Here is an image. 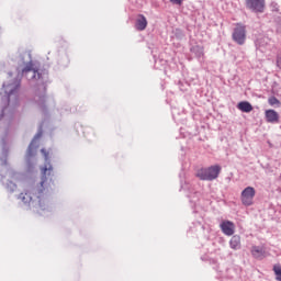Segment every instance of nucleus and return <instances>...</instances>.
<instances>
[{"label": "nucleus", "mask_w": 281, "mask_h": 281, "mask_svg": "<svg viewBox=\"0 0 281 281\" xmlns=\"http://www.w3.org/2000/svg\"><path fill=\"white\" fill-rule=\"evenodd\" d=\"M41 170H42V181H41L40 194H43L45 190H49V188L54 186V167H52V164L46 162Z\"/></svg>", "instance_id": "nucleus-1"}, {"label": "nucleus", "mask_w": 281, "mask_h": 281, "mask_svg": "<svg viewBox=\"0 0 281 281\" xmlns=\"http://www.w3.org/2000/svg\"><path fill=\"white\" fill-rule=\"evenodd\" d=\"M221 166L215 165L209 168H201L196 171L195 177L201 181H214V179H218L221 175Z\"/></svg>", "instance_id": "nucleus-2"}, {"label": "nucleus", "mask_w": 281, "mask_h": 281, "mask_svg": "<svg viewBox=\"0 0 281 281\" xmlns=\"http://www.w3.org/2000/svg\"><path fill=\"white\" fill-rule=\"evenodd\" d=\"M235 29L233 31V41L237 43V45H245V41H247V29L244 24L237 23L235 24Z\"/></svg>", "instance_id": "nucleus-3"}, {"label": "nucleus", "mask_w": 281, "mask_h": 281, "mask_svg": "<svg viewBox=\"0 0 281 281\" xmlns=\"http://www.w3.org/2000/svg\"><path fill=\"white\" fill-rule=\"evenodd\" d=\"M254 196H256V189L252 187H247L243 192H241V203L243 205H254Z\"/></svg>", "instance_id": "nucleus-4"}, {"label": "nucleus", "mask_w": 281, "mask_h": 281, "mask_svg": "<svg viewBox=\"0 0 281 281\" xmlns=\"http://www.w3.org/2000/svg\"><path fill=\"white\" fill-rule=\"evenodd\" d=\"M246 5L252 12H265V0H246Z\"/></svg>", "instance_id": "nucleus-5"}, {"label": "nucleus", "mask_w": 281, "mask_h": 281, "mask_svg": "<svg viewBox=\"0 0 281 281\" xmlns=\"http://www.w3.org/2000/svg\"><path fill=\"white\" fill-rule=\"evenodd\" d=\"M221 229L225 236H234V232H236V225L233 222L224 221L221 224Z\"/></svg>", "instance_id": "nucleus-6"}, {"label": "nucleus", "mask_w": 281, "mask_h": 281, "mask_svg": "<svg viewBox=\"0 0 281 281\" xmlns=\"http://www.w3.org/2000/svg\"><path fill=\"white\" fill-rule=\"evenodd\" d=\"M265 116L266 122L269 124H278L280 122V114L276 110H266Z\"/></svg>", "instance_id": "nucleus-7"}, {"label": "nucleus", "mask_w": 281, "mask_h": 281, "mask_svg": "<svg viewBox=\"0 0 281 281\" xmlns=\"http://www.w3.org/2000/svg\"><path fill=\"white\" fill-rule=\"evenodd\" d=\"M250 252L251 256L257 259L265 258V256H267V250L265 249V247L260 246H252Z\"/></svg>", "instance_id": "nucleus-8"}, {"label": "nucleus", "mask_w": 281, "mask_h": 281, "mask_svg": "<svg viewBox=\"0 0 281 281\" xmlns=\"http://www.w3.org/2000/svg\"><path fill=\"white\" fill-rule=\"evenodd\" d=\"M136 30H138V32H144V30H146V27H148V21L146 20V16L144 15H138L137 20H136V24H135Z\"/></svg>", "instance_id": "nucleus-9"}, {"label": "nucleus", "mask_w": 281, "mask_h": 281, "mask_svg": "<svg viewBox=\"0 0 281 281\" xmlns=\"http://www.w3.org/2000/svg\"><path fill=\"white\" fill-rule=\"evenodd\" d=\"M237 109L243 111V113H251L254 111V105L248 101H241L237 104Z\"/></svg>", "instance_id": "nucleus-10"}, {"label": "nucleus", "mask_w": 281, "mask_h": 281, "mask_svg": "<svg viewBox=\"0 0 281 281\" xmlns=\"http://www.w3.org/2000/svg\"><path fill=\"white\" fill-rule=\"evenodd\" d=\"M22 74H33L32 78H36V76L38 78H41V75L38 74V71L36 69H34V65H32V63H29L25 68L22 70Z\"/></svg>", "instance_id": "nucleus-11"}, {"label": "nucleus", "mask_w": 281, "mask_h": 281, "mask_svg": "<svg viewBox=\"0 0 281 281\" xmlns=\"http://www.w3.org/2000/svg\"><path fill=\"white\" fill-rule=\"evenodd\" d=\"M229 246L233 249H240V236L235 235L231 238Z\"/></svg>", "instance_id": "nucleus-12"}, {"label": "nucleus", "mask_w": 281, "mask_h": 281, "mask_svg": "<svg viewBox=\"0 0 281 281\" xmlns=\"http://www.w3.org/2000/svg\"><path fill=\"white\" fill-rule=\"evenodd\" d=\"M20 199L24 202L25 205H30V203H32V192L26 191L24 193H21Z\"/></svg>", "instance_id": "nucleus-13"}, {"label": "nucleus", "mask_w": 281, "mask_h": 281, "mask_svg": "<svg viewBox=\"0 0 281 281\" xmlns=\"http://www.w3.org/2000/svg\"><path fill=\"white\" fill-rule=\"evenodd\" d=\"M273 271H274L276 280L281 281V266L274 265Z\"/></svg>", "instance_id": "nucleus-14"}, {"label": "nucleus", "mask_w": 281, "mask_h": 281, "mask_svg": "<svg viewBox=\"0 0 281 281\" xmlns=\"http://www.w3.org/2000/svg\"><path fill=\"white\" fill-rule=\"evenodd\" d=\"M268 102H269L270 106H276V104H280V100H278V98H276V97L269 98Z\"/></svg>", "instance_id": "nucleus-15"}, {"label": "nucleus", "mask_w": 281, "mask_h": 281, "mask_svg": "<svg viewBox=\"0 0 281 281\" xmlns=\"http://www.w3.org/2000/svg\"><path fill=\"white\" fill-rule=\"evenodd\" d=\"M8 87H10V86L3 85L2 86V91L7 92L8 98H10V95L13 93V91L11 90L10 92H8Z\"/></svg>", "instance_id": "nucleus-16"}, {"label": "nucleus", "mask_w": 281, "mask_h": 281, "mask_svg": "<svg viewBox=\"0 0 281 281\" xmlns=\"http://www.w3.org/2000/svg\"><path fill=\"white\" fill-rule=\"evenodd\" d=\"M170 3H173V5H181L183 3V0H169Z\"/></svg>", "instance_id": "nucleus-17"}, {"label": "nucleus", "mask_w": 281, "mask_h": 281, "mask_svg": "<svg viewBox=\"0 0 281 281\" xmlns=\"http://www.w3.org/2000/svg\"><path fill=\"white\" fill-rule=\"evenodd\" d=\"M277 67L281 70V54L277 56Z\"/></svg>", "instance_id": "nucleus-18"}, {"label": "nucleus", "mask_w": 281, "mask_h": 281, "mask_svg": "<svg viewBox=\"0 0 281 281\" xmlns=\"http://www.w3.org/2000/svg\"><path fill=\"white\" fill-rule=\"evenodd\" d=\"M41 153L44 155V157L47 161V159H49V153H47V150H45V149H42Z\"/></svg>", "instance_id": "nucleus-19"}, {"label": "nucleus", "mask_w": 281, "mask_h": 281, "mask_svg": "<svg viewBox=\"0 0 281 281\" xmlns=\"http://www.w3.org/2000/svg\"><path fill=\"white\" fill-rule=\"evenodd\" d=\"M31 151H32V146L29 147V153H31Z\"/></svg>", "instance_id": "nucleus-20"}]
</instances>
